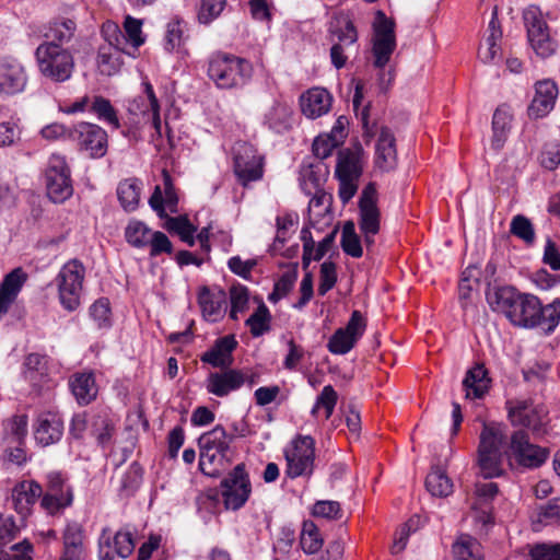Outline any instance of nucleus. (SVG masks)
I'll use <instances>...</instances> for the list:
<instances>
[{
    "instance_id": "nucleus-1",
    "label": "nucleus",
    "mask_w": 560,
    "mask_h": 560,
    "mask_svg": "<svg viewBox=\"0 0 560 560\" xmlns=\"http://www.w3.org/2000/svg\"><path fill=\"white\" fill-rule=\"evenodd\" d=\"M491 308L501 312L514 325L524 328L540 326L547 334L552 332L560 322V300L542 306L540 300L530 293H522L512 285L494 287L486 293Z\"/></svg>"
},
{
    "instance_id": "nucleus-2",
    "label": "nucleus",
    "mask_w": 560,
    "mask_h": 560,
    "mask_svg": "<svg viewBox=\"0 0 560 560\" xmlns=\"http://www.w3.org/2000/svg\"><path fill=\"white\" fill-rule=\"evenodd\" d=\"M505 444V425L499 422H483L477 448V464L485 479L500 477L503 474Z\"/></svg>"
},
{
    "instance_id": "nucleus-3",
    "label": "nucleus",
    "mask_w": 560,
    "mask_h": 560,
    "mask_svg": "<svg viewBox=\"0 0 560 560\" xmlns=\"http://www.w3.org/2000/svg\"><path fill=\"white\" fill-rule=\"evenodd\" d=\"M252 65L244 58L219 52L211 58L208 75L220 89L243 85L252 77Z\"/></svg>"
},
{
    "instance_id": "nucleus-4",
    "label": "nucleus",
    "mask_w": 560,
    "mask_h": 560,
    "mask_svg": "<svg viewBox=\"0 0 560 560\" xmlns=\"http://www.w3.org/2000/svg\"><path fill=\"white\" fill-rule=\"evenodd\" d=\"M35 56L44 77L54 82H65L70 79L74 60L68 49L51 43H43L36 48Z\"/></svg>"
},
{
    "instance_id": "nucleus-5",
    "label": "nucleus",
    "mask_w": 560,
    "mask_h": 560,
    "mask_svg": "<svg viewBox=\"0 0 560 560\" xmlns=\"http://www.w3.org/2000/svg\"><path fill=\"white\" fill-rule=\"evenodd\" d=\"M233 171L241 185L246 187L264 176V156L257 149L246 142L237 141L232 148Z\"/></svg>"
},
{
    "instance_id": "nucleus-6",
    "label": "nucleus",
    "mask_w": 560,
    "mask_h": 560,
    "mask_svg": "<svg viewBox=\"0 0 560 560\" xmlns=\"http://www.w3.org/2000/svg\"><path fill=\"white\" fill-rule=\"evenodd\" d=\"M523 20L527 31L528 42L534 51L541 58L552 56L557 50V43L551 38L547 22L537 5H529L523 12Z\"/></svg>"
},
{
    "instance_id": "nucleus-7",
    "label": "nucleus",
    "mask_w": 560,
    "mask_h": 560,
    "mask_svg": "<svg viewBox=\"0 0 560 560\" xmlns=\"http://www.w3.org/2000/svg\"><path fill=\"white\" fill-rule=\"evenodd\" d=\"M85 268L78 259L70 260L60 269L56 282L62 306L72 312L80 304V292Z\"/></svg>"
},
{
    "instance_id": "nucleus-8",
    "label": "nucleus",
    "mask_w": 560,
    "mask_h": 560,
    "mask_svg": "<svg viewBox=\"0 0 560 560\" xmlns=\"http://www.w3.org/2000/svg\"><path fill=\"white\" fill-rule=\"evenodd\" d=\"M48 198L55 203H62L73 194L70 168L63 156L52 154L45 172Z\"/></svg>"
},
{
    "instance_id": "nucleus-9",
    "label": "nucleus",
    "mask_w": 560,
    "mask_h": 560,
    "mask_svg": "<svg viewBox=\"0 0 560 560\" xmlns=\"http://www.w3.org/2000/svg\"><path fill=\"white\" fill-rule=\"evenodd\" d=\"M220 487L225 509L233 511L240 510L252 493V485L245 469V464H237L233 470L221 480Z\"/></svg>"
},
{
    "instance_id": "nucleus-10",
    "label": "nucleus",
    "mask_w": 560,
    "mask_h": 560,
    "mask_svg": "<svg viewBox=\"0 0 560 560\" xmlns=\"http://www.w3.org/2000/svg\"><path fill=\"white\" fill-rule=\"evenodd\" d=\"M293 448L284 451L287 460V475L296 478L311 475L315 458V441L311 435H298L292 441Z\"/></svg>"
},
{
    "instance_id": "nucleus-11",
    "label": "nucleus",
    "mask_w": 560,
    "mask_h": 560,
    "mask_svg": "<svg viewBox=\"0 0 560 560\" xmlns=\"http://www.w3.org/2000/svg\"><path fill=\"white\" fill-rule=\"evenodd\" d=\"M509 448L516 462L526 468L540 467L549 456V448L532 444L524 430H517L511 435Z\"/></svg>"
},
{
    "instance_id": "nucleus-12",
    "label": "nucleus",
    "mask_w": 560,
    "mask_h": 560,
    "mask_svg": "<svg viewBox=\"0 0 560 560\" xmlns=\"http://www.w3.org/2000/svg\"><path fill=\"white\" fill-rule=\"evenodd\" d=\"M69 137L77 140L80 149L89 152L92 158H102L107 152V133L97 125L79 122Z\"/></svg>"
},
{
    "instance_id": "nucleus-13",
    "label": "nucleus",
    "mask_w": 560,
    "mask_h": 560,
    "mask_svg": "<svg viewBox=\"0 0 560 560\" xmlns=\"http://www.w3.org/2000/svg\"><path fill=\"white\" fill-rule=\"evenodd\" d=\"M359 213V229L361 232H380L381 213L376 205V189L372 183H370L361 194Z\"/></svg>"
},
{
    "instance_id": "nucleus-14",
    "label": "nucleus",
    "mask_w": 560,
    "mask_h": 560,
    "mask_svg": "<svg viewBox=\"0 0 560 560\" xmlns=\"http://www.w3.org/2000/svg\"><path fill=\"white\" fill-rule=\"evenodd\" d=\"M246 383V374L241 370L226 369L222 372L210 373L206 388L208 393L218 397H225L231 392L237 390Z\"/></svg>"
},
{
    "instance_id": "nucleus-15",
    "label": "nucleus",
    "mask_w": 560,
    "mask_h": 560,
    "mask_svg": "<svg viewBox=\"0 0 560 560\" xmlns=\"http://www.w3.org/2000/svg\"><path fill=\"white\" fill-rule=\"evenodd\" d=\"M558 96L557 84L551 80H544L536 83L535 96L528 106V116L541 118L552 108Z\"/></svg>"
},
{
    "instance_id": "nucleus-16",
    "label": "nucleus",
    "mask_w": 560,
    "mask_h": 560,
    "mask_svg": "<svg viewBox=\"0 0 560 560\" xmlns=\"http://www.w3.org/2000/svg\"><path fill=\"white\" fill-rule=\"evenodd\" d=\"M237 347L233 335L218 338L213 346L201 354L200 360L213 368L228 369L233 363L232 352Z\"/></svg>"
},
{
    "instance_id": "nucleus-17",
    "label": "nucleus",
    "mask_w": 560,
    "mask_h": 560,
    "mask_svg": "<svg viewBox=\"0 0 560 560\" xmlns=\"http://www.w3.org/2000/svg\"><path fill=\"white\" fill-rule=\"evenodd\" d=\"M375 164L383 172L394 170L397 164L396 139L392 130L385 126L381 128L376 143Z\"/></svg>"
},
{
    "instance_id": "nucleus-18",
    "label": "nucleus",
    "mask_w": 560,
    "mask_h": 560,
    "mask_svg": "<svg viewBox=\"0 0 560 560\" xmlns=\"http://www.w3.org/2000/svg\"><path fill=\"white\" fill-rule=\"evenodd\" d=\"M300 105L302 113L306 117L314 119L329 110L331 96L327 90L314 88L302 94Z\"/></svg>"
},
{
    "instance_id": "nucleus-19",
    "label": "nucleus",
    "mask_w": 560,
    "mask_h": 560,
    "mask_svg": "<svg viewBox=\"0 0 560 560\" xmlns=\"http://www.w3.org/2000/svg\"><path fill=\"white\" fill-rule=\"evenodd\" d=\"M42 486L36 481L24 480L18 483L12 491V500L15 511L20 515L26 516L30 513L32 505L42 497Z\"/></svg>"
},
{
    "instance_id": "nucleus-20",
    "label": "nucleus",
    "mask_w": 560,
    "mask_h": 560,
    "mask_svg": "<svg viewBox=\"0 0 560 560\" xmlns=\"http://www.w3.org/2000/svg\"><path fill=\"white\" fill-rule=\"evenodd\" d=\"M198 303L203 317L215 323L223 317L226 306V293L222 289L211 292L207 287H203L198 294Z\"/></svg>"
},
{
    "instance_id": "nucleus-21",
    "label": "nucleus",
    "mask_w": 560,
    "mask_h": 560,
    "mask_svg": "<svg viewBox=\"0 0 560 560\" xmlns=\"http://www.w3.org/2000/svg\"><path fill=\"white\" fill-rule=\"evenodd\" d=\"M63 432V423L55 413H45L38 417L35 429V439L43 446L58 442Z\"/></svg>"
},
{
    "instance_id": "nucleus-22",
    "label": "nucleus",
    "mask_w": 560,
    "mask_h": 560,
    "mask_svg": "<svg viewBox=\"0 0 560 560\" xmlns=\"http://www.w3.org/2000/svg\"><path fill=\"white\" fill-rule=\"evenodd\" d=\"M328 33L337 38L341 45H354L358 40V32L354 23L343 11L337 12L328 23Z\"/></svg>"
},
{
    "instance_id": "nucleus-23",
    "label": "nucleus",
    "mask_w": 560,
    "mask_h": 560,
    "mask_svg": "<svg viewBox=\"0 0 560 560\" xmlns=\"http://www.w3.org/2000/svg\"><path fill=\"white\" fill-rule=\"evenodd\" d=\"M26 83L23 68L15 62H0V92L8 95L21 92Z\"/></svg>"
},
{
    "instance_id": "nucleus-24",
    "label": "nucleus",
    "mask_w": 560,
    "mask_h": 560,
    "mask_svg": "<svg viewBox=\"0 0 560 560\" xmlns=\"http://www.w3.org/2000/svg\"><path fill=\"white\" fill-rule=\"evenodd\" d=\"M491 380L483 364H476L467 371L463 380V387L466 390V398H482L489 390Z\"/></svg>"
},
{
    "instance_id": "nucleus-25",
    "label": "nucleus",
    "mask_w": 560,
    "mask_h": 560,
    "mask_svg": "<svg viewBox=\"0 0 560 560\" xmlns=\"http://www.w3.org/2000/svg\"><path fill=\"white\" fill-rule=\"evenodd\" d=\"M512 115L510 113V108L508 105H500L492 118V139H491V148L495 151H499L503 148L508 133L510 131Z\"/></svg>"
},
{
    "instance_id": "nucleus-26",
    "label": "nucleus",
    "mask_w": 560,
    "mask_h": 560,
    "mask_svg": "<svg viewBox=\"0 0 560 560\" xmlns=\"http://www.w3.org/2000/svg\"><path fill=\"white\" fill-rule=\"evenodd\" d=\"M335 174L337 178L358 180L362 175L359 153L349 149L339 151Z\"/></svg>"
},
{
    "instance_id": "nucleus-27",
    "label": "nucleus",
    "mask_w": 560,
    "mask_h": 560,
    "mask_svg": "<svg viewBox=\"0 0 560 560\" xmlns=\"http://www.w3.org/2000/svg\"><path fill=\"white\" fill-rule=\"evenodd\" d=\"M70 388L80 405L90 404L97 395L92 373L75 374L70 381Z\"/></svg>"
},
{
    "instance_id": "nucleus-28",
    "label": "nucleus",
    "mask_w": 560,
    "mask_h": 560,
    "mask_svg": "<svg viewBox=\"0 0 560 560\" xmlns=\"http://www.w3.org/2000/svg\"><path fill=\"white\" fill-rule=\"evenodd\" d=\"M233 439V435H229L225 429L218 424L212 430L201 434L198 439V445L199 448L215 450L217 453L228 454Z\"/></svg>"
},
{
    "instance_id": "nucleus-29",
    "label": "nucleus",
    "mask_w": 560,
    "mask_h": 560,
    "mask_svg": "<svg viewBox=\"0 0 560 560\" xmlns=\"http://www.w3.org/2000/svg\"><path fill=\"white\" fill-rule=\"evenodd\" d=\"M77 30V24L71 19H57L49 23L45 32V43H51L62 47L70 42Z\"/></svg>"
},
{
    "instance_id": "nucleus-30",
    "label": "nucleus",
    "mask_w": 560,
    "mask_h": 560,
    "mask_svg": "<svg viewBox=\"0 0 560 560\" xmlns=\"http://www.w3.org/2000/svg\"><path fill=\"white\" fill-rule=\"evenodd\" d=\"M63 553L77 560H83V528L72 522L66 526L63 532Z\"/></svg>"
},
{
    "instance_id": "nucleus-31",
    "label": "nucleus",
    "mask_w": 560,
    "mask_h": 560,
    "mask_svg": "<svg viewBox=\"0 0 560 560\" xmlns=\"http://www.w3.org/2000/svg\"><path fill=\"white\" fill-rule=\"evenodd\" d=\"M425 488L433 497L445 498L453 492V482L441 467L435 466L425 478Z\"/></svg>"
},
{
    "instance_id": "nucleus-32",
    "label": "nucleus",
    "mask_w": 560,
    "mask_h": 560,
    "mask_svg": "<svg viewBox=\"0 0 560 560\" xmlns=\"http://www.w3.org/2000/svg\"><path fill=\"white\" fill-rule=\"evenodd\" d=\"M141 192V183L137 178L122 180L117 188V196L121 207L128 211H135L138 208Z\"/></svg>"
},
{
    "instance_id": "nucleus-33",
    "label": "nucleus",
    "mask_w": 560,
    "mask_h": 560,
    "mask_svg": "<svg viewBox=\"0 0 560 560\" xmlns=\"http://www.w3.org/2000/svg\"><path fill=\"white\" fill-rule=\"evenodd\" d=\"M142 467L133 462L120 478L118 488L120 498H130L136 493L142 482Z\"/></svg>"
},
{
    "instance_id": "nucleus-34",
    "label": "nucleus",
    "mask_w": 560,
    "mask_h": 560,
    "mask_svg": "<svg viewBox=\"0 0 560 560\" xmlns=\"http://www.w3.org/2000/svg\"><path fill=\"white\" fill-rule=\"evenodd\" d=\"M165 228L168 232L176 233L188 246L195 245L196 240L194 234L197 229L191 224L186 215L168 217L166 219Z\"/></svg>"
},
{
    "instance_id": "nucleus-35",
    "label": "nucleus",
    "mask_w": 560,
    "mask_h": 560,
    "mask_svg": "<svg viewBox=\"0 0 560 560\" xmlns=\"http://www.w3.org/2000/svg\"><path fill=\"white\" fill-rule=\"evenodd\" d=\"M547 411L542 406H533L523 418H520L517 425H522L532 430L536 438H540L547 433L546 421Z\"/></svg>"
},
{
    "instance_id": "nucleus-36",
    "label": "nucleus",
    "mask_w": 560,
    "mask_h": 560,
    "mask_svg": "<svg viewBox=\"0 0 560 560\" xmlns=\"http://www.w3.org/2000/svg\"><path fill=\"white\" fill-rule=\"evenodd\" d=\"M340 245L342 250L353 258H360L363 255L360 237L355 233V225L351 220L346 221L342 226Z\"/></svg>"
},
{
    "instance_id": "nucleus-37",
    "label": "nucleus",
    "mask_w": 560,
    "mask_h": 560,
    "mask_svg": "<svg viewBox=\"0 0 560 560\" xmlns=\"http://www.w3.org/2000/svg\"><path fill=\"white\" fill-rule=\"evenodd\" d=\"M271 314L264 302L257 310L245 320V325L249 327L253 337H260L270 330Z\"/></svg>"
},
{
    "instance_id": "nucleus-38",
    "label": "nucleus",
    "mask_w": 560,
    "mask_h": 560,
    "mask_svg": "<svg viewBox=\"0 0 560 560\" xmlns=\"http://www.w3.org/2000/svg\"><path fill=\"white\" fill-rule=\"evenodd\" d=\"M226 458L228 454L217 453L215 450L200 448L199 468L205 475L217 477Z\"/></svg>"
},
{
    "instance_id": "nucleus-39",
    "label": "nucleus",
    "mask_w": 560,
    "mask_h": 560,
    "mask_svg": "<svg viewBox=\"0 0 560 560\" xmlns=\"http://www.w3.org/2000/svg\"><path fill=\"white\" fill-rule=\"evenodd\" d=\"M300 545L303 551L308 555L316 553L323 547V538L314 522L305 521L303 523Z\"/></svg>"
},
{
    "instance_id": "nucleus-40",
    "label": "nucleus",
    "mask_w": 560,
    "mask_h": 560,
    "mask_svg": "<svg viewBox=\"0 0 560 560\" xmlns=\"http://www.w3.org/2000/svg\"><path fill=\"white\" fill-rule=\"evenodd\" d=\"M396 48V38L374 37L372 52L374 67L383 69Z\"/></svg>"
},
{
    "instance_id": "nucleus-41",
    "label": "nucleus",
    "mask_w": 560,
    "mask_h": 560,
    "mask_svg": "<svg viewBox=\"0 0 560 560\" xmlns=\"http://www.w3.org/2000/svg\"><path fill=\"white\" fill-rule=\"evenodd\" d=\"M478 549L477 540L468 535H462L453 545V553L456 560H481Z\"/></svg>"
},
{
    "instance_id": "nucleus-42",
    "label": "nucleus",
    "mask_w": 560,
    "mask_h": 560,
    "mask_svg": "<svg viewBox=\"0 0 560 560\" xmlns=\"http://www.w3.org/2000/svg\"><path fill=\"white\" fill-rule=\"evenodd\" d=\"M151 234V230L140 221H131L125 230L127 242L138 248L149 245Z\"/></svg>"
},
{
    "instance_id": "nucleus-43",
    "label": "nucleus",
    "mask_w": 560,
    "mask_h": 560,
    "mask_svg": "<svg viewBox=\"0 0 560 560\" xmlns=\"http://www.w3.org/2000/svg\"><path fill=\"white\" fill-rule=\"evenodd\" d=\"M91 110L97 116V118L114 128H119V120L117 113L110 102L103 96H95L91 105Z\"/></svg>"
},
{
    "instance_id": "nucleus-44",
    "label": "nucleus",
    "mask_w": 560,
    "mask_h": 560,
    "mask_svg": "<svg viewBox=\"0 0 560 560\" xmlns=\"http://www.w3.org/2000/svg\"><path fill=\"white\" fill-rule=\"evenodd\" d=\"M510 232L526 244H533L535 241L534 225L530 220L523 214H517L512 219Z\"/></svg>"
},
{
    "instance_id": "nucleus-45",
    "label": "nucleus",
    "mask_w": 560,
    "mask_h": 560,
    "mask_svg": "<svg viewBox=\"0 0 560 560\" xmlns=\"http://www.w3.org/2000/svg\"><path fill=\"white\" fill-rule=\"evenodd\" d=\"M226 5V0H200L197 19L201 24H210L220 16Z\"/></svg>"
},
{
    "instance_id": "nucleus-46",
    "label": "nucleus",
    "mask_w": 560,
    "mask_h": 560,
    "mask_svg": "<svg viewBox=\"0 0 560 560\" xmlns=\"http://www.w3.org/2000/svg\"><path fill=\"white\" fill-rule=\"evenodd\" d=\"M26 279L27 275L22 268H15L9 272L0 283V292L16 299Z\"/></svg>"
},
{
    "instance_id": "nucleus-47",
    "label": "nucleus",
    "mask_w": 560,
    "mask_h": 560,
    "mask_svg": "<svg viewBox=\"0 0 560 560\" xmlns=\"http://www.w3.org/2000/svg\"><path fill=\"white\" fill-rule=\"evenodd\" d=\"M357 341L352 336L338 328L329 338L327 348L332 354H346L355 346Z\"/></svg>"
},
{
    "instance_id": "nucleus-48",
    "label": "nucleus",
    "mask_w": 560,
    "mask_h": 560,
    "mask_svg": "<svg viewBox=\"0 0 560 560\" xmlns=\"http://www.w3.org/2000/svg\"><path fill=\"white\" fill-rule=\"evenodd\" d=\"M337 267L332 261H324L320 265L318 294L325 295L337 282Z\"/></svg>"
},
{
    "instance_id": "nucleus-49",
    "label": "nucleus",
    "mask_w": 560,
    "mask_h": 560,
    "mask_svg": "<svg viewBox=\"0 0 560 560\" xmlns=\"http://www.w3.org/2000/svg\"><path fill=\"white\" fill-rule=\"evenodd\" d=\"M530 560H560V544H536L529 550Z\"/></svg>"
},
{
    "instance_id": "nucleus-50",
    "label": "nucleus",
    "mask_w": 560,
    "mask_h": 560,
    "mask_svg": "<svg viewBox=\"0 0 560 560\" xmlns=\"http://www.w3.org/2000/svg\"><path fill=\"white\" fill-rule=\"evenodd\" d=\"M540 164L548 171H553L560 164V142L546 143L540 154Z\"/></svg>"
},
{
    "instance_id": "nucleus-51",
    "label": "nucleus",
    "mask_w": 560,
    "mask_h": 560,
    "mask_svg": "<svg viewBox=\"0 0 560 560\" xmlns=\"http://www.w3.org/2000/svg\"><path fill=\"white\" fill-rule=\"evenodd\" d=\"M312 514L315 517L338 520L341 517L340 504L337 501H317L313 506Z\"/></svg>"
},
{
    "instance_id": "nucleus-52",
    "label": "nucleus",
    "mask_w": 560,
    "mask_h": 560,
    "mask_svg": "<svg viewBox=\"0 0 560 560\" xmlns=\"http://www.w3.org/2000/svg\"><path fill=\"white\" fill-rule=\"evenodd\" d=\"M109 314L110 307L107 299H100L90 307V315L97 323L100 328L108 327L110 325Z\"/></svg>"
},
{
    "instance_id": "nucleus-53",
    "label": "nucleus",
    "mask_w": 560,
    "mask_h": 560,
    "mask_svg": "<svg viewBox=\"0 0 560 560\" xmlns=\"http://www.w3.org/2000/svg\"><path fill=\"white\" fill-rule=\"evenodd\" d=\"M374 37L396 38L395 22L387 19L381 10L375 13V22L373 24Z\"/></svg>"
},
{
    "instance_id": "nucleus-54",
    "label": "nucleus",
    "mask_w": 560,
    "mask_h": 560,
    "mask_svg": "<svg viewBox=\"0 0 560 560\" xmlns=\"http://www.w3.org/2000/svg\"><path fill=\"white\" fill-rule=\"evenodd\" d=\"M339 145L340 143L329 135L318 136L313 142L312 150L316 158L324 160L328 158L332 150Z\"/></svg>"
},
{
    "instance_id": "nucleus-55",
    "label": "nucleus",
    "mask_w": 560,
    "mask_h": 560,
    "mask_svg": "<svg viewBox=\"0 0 560 560\" xmlns=\"http://www.w3.org/2000/svg\"><path fill=\"white\" fill-rule=\"evenodd\" d=\"M150 256L156 257L162 253L172 254L173 245L170 238L163 232H153L149 238Z\"/></svg>"
},
{
    "instance_id": "nucleus-56",
    "label": "nucleus",
    "mask_w": 560,
    "mask_h": 560,
    "mask_svg": "<svg viewBox=\"0 0 560 560\" xmlns=\"http://www.w3.org/2000/svg\"><path fill=\"white\" fill-rule=\"evenodd\" d=\"M142 23L132 16H127L124 22V30L126 36L131 42L132 46L138 48L144 43L141 31Z\"/></svg>"
},
{
    "instance_id": "nucleus-57",
    "label": "nucleus",
    "mask_w": 560,
    "mask_h": 560,
    "mask_svg": "<svg viewBox=\"0 0 560 560\" xmlns=\"http://www.w3.org/2000/svg\"><path fill=\"white\" fill-rule=\"evenodd\" d=\"M47 478L48 482L46 492L58 498H65L68 493L73 497L71 487L66 485L60 474L50 472Z\"/></svg>"
},
{
    "instance_id": "nucleus-58",
    "label": "nucleus",
    "mask_w": 560,
    "mask_h": 560,
    "mask_svg": "<svg viewBox=\"0 0 560 560\" xmlns=\"http://www.w3.org/2000/svg\"><path fill=\"white\" fill-rule=\"evenodd\" d=\"M538 521L560 523V498H553L539 508Z\"/></svg>"
},
{
    "instance_id": "nucleus-59",
    "label": "nucleus",
    "mask_w": 560,
    "mask_h": 560,
    "mask_svg": "<svg viewBox=\"0 0 560 560\" xmlns=\"http://www.w3.org/2000/svg\"><path fill=\"white\" fill-rule=\"evenodd\" d=\"M338 395L331 385H326L316 399V408L324 407L326 410V419H328L335 409Z\"/></svg>"
},
{
    "instance_id": "nucleus-60",
    "label": "nucleus",
    "mask_w": 560,
    "mask_h": 560,
    "mask_svg": "<svg viewBox=\"0 0 560 560\" xmlns=\"http://www.w3.org/2000/svg\"><path fill=\"white\" fill-rule=\"evenodd\" d=\"M231 307L245 312L248 307V289L242 284H234L230 289Z\"/></svg>"
},
{
    "instance_id": "nucleus-61",
    "label": "nucleus",
    "mask_w": 560,
    "mask_h": 560,
    "mask_svg": "<svg viewBox=\"0 0 560 560\" xmlns=\"http://www.w3.org/2000/svg\"><path fill=\"white\" fill-rule=\"evenodd\" d=\"M114 547L116 553L121 558L129 557L133 549L135 542L130 533L118 532L114 536Z\"/></svg>"
},
{
    "instance_id": "nucleus-62",
    "label": "nucleus",
    "mask_w": 560,
    "mask_h": 560,
    "mask_svg": "<svg viewBox=\"0 0 560 560\" xmlns=\"http://www.w3.org/2000/svg\"><path fill=\"white\" fill-rule=\"evenodd\" d=\"M366 322L360 311H353L346 327L341 329L354 339L359 340L364 334Z\"/></svg>"
},
{
    "instance_id": "nucleus-63",
    "label": "nucleus",
    "mask_w": 560,
    "mask_h": 560,
    "mask_svg": "<svg viewBox=\"0 0 560 560\" xmlns=\"http://www.w3.org/2000/svg\"><path fill=\"white\" fill-rule=\"evenodd\" d=\"M73 497L68 493L65 498L55 497L48 492H46L42 498V506L47 510L49 513H55L60 509L67 508L72 504Z\"/></svg>"
},
{
    "instance_id": "nucleus-64",
    "label": "nucleus",
    "mask_w": 560,
    "mask_h": 560,
    "mask_svg": "<svg viewBox=\"0 0 560 560\" xmlns=\"http://www.w3.org/2000/svg\"><path fill=\"white\" fill-rule=\"evenodd\" d=\"M298 279V264H294L291 269L287 270L275 283L276 291L280 292L283 296L288 295L292 290Z\"/></svg>"
}]
</instances>
